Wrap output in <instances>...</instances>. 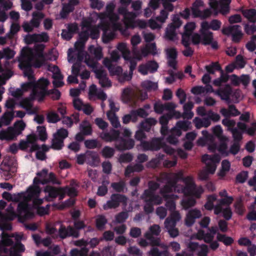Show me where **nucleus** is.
Masks as SVG:
<instances>
[{
  "instance_id": "obj_5",
  "label": "nucleus",
  "mask_w": 256,
  "mask_h": 256,
  "mask_svg": "<svg viewBox=\"0 0 256 256\" xmlns=\"http://www.w3.org/2000/svg\"><path fill=\"white\" fill-rule=\"evenodd\" d=\"M38 84L32 90L30 96L32 100L37 99L38 102H42L44 100L45 96H48L47 86L49 84V82L47 79L42 78L39 79Z\"/></svg>"
},
{
  "instance_id": "obj_45",
  "label": "nucleus",
  "mask_w": 256,
  "mask_h": 256,
  "mask_svg": "<svg viewBox=\"0 0 256 256\" xmlns=\"http://www.w3.org/2000/svg\"><path fill=\"white\" fill-rule=\"evenodd\" d=\"M122 98L125 102H130L132 100V90L128 88L124 89L122 94Z\"/></svg>"
},
{
  "instance_id": "obj_40",
  "label": "nucleus",
  "mask_w": 256,
  "mask_h": 256,
  "mask_svg": "<svg viewBox=\"0 0 256 256\" xmlns=\"http://www.w3.org/2000/svg\"><path fill=\"white\" fill-rule=\"evenodd\" d=\"M216 238L218 240L222 242L226 246H230L234 242V240L230 236H226L220 233H218Z\"/></svg>"
},
{
  "instance_id": "obj_54",
  "label": "nucleus",
  "mask_w": 256,
  "mask_h": 256,
  "mask_svg": "<svg viewBox=\"0 0 256 256\" xmlns=\"http://www.w3.org/2000/svg\"><path fill=\"white\" fill-rule=\"evenodd\" d=\"M152 256H168L169 252L167 250L160 252L157 248H153L150 252Z\"/></svg>"
},
{
  "instance_id": "obj_29",
  "label": "nucleus",
  "mask_w": 256,
  "mask_h": 256,
  "mask_svg": "<svg viewBox=\"0 0 256 256\" xmlns=\"http://www.w3.org/2000/svg\"><path fill=\"white\" fill-rule=\"evenodd\" d=\"M74 52V50L72 48H70L68 50V61L70 62L72 60H75L76 58V62H80L82 63L84 59V54L83 51H79L76 54H72V53Z\"/></svg>"
},
{
  "instance_id": "obj_18",
  "label": "nucleus",
  "mask_w": 256,
  "mask_h": 256,
  "mask_svg": "<svg viewBox=\"0 0 256 256\" xmlns=\"http://www.w3.org/2000/svg\"><path fill=\"white\" fill-rule=\"evenodd\" d=\"M100 156L93 151L88 150L86 152V162L92 166H96L100 163Z\"/></svg>"
},
{
  "instance_id": "obj_12",
  "label": "nucleus",
  "mask_w": 256,
  "mask_h": 256,
  "mask_svg": "<svg viewBox=\"0 0 256 256\" xmlns=\"http://www.w3.org/2000/svg\"><path fill=\"white\" fill-rule=\"evenodd\" d=\"M181 218L178 212H173L166 218L164 221V227L166 230L176 227L177 222Z\"/></svg>"
},
{
  "instance_id": "obj_9",
  "label": "nucleus",
  "mask_w": 256,
  "mask_h": 256,
  "mask_svg": "<svg viewBox=\"0 0 256 256\" xmlns=\"http://www.w3.org/2000/svg\"><path fill=\"white\" fill-rule=\"evenodd\" d=\"M58 237L62 240L70 236L78 238L80 236L79 232L72 226H68L66 227L63 224H60L58 228Z\"/></svg>"
},
{
  "instance_id": "obj_48",
  "label": "nucleus",
  "mask_w": 256,
  "mask_h": 256,
  "mask_svg": "<svg viewBox=\"0 0 256 256\" xmlns=\"http://www.w3.org/2000/svg\"><path fill=\"white\" fill-rule=\"evenodd\" d=\"M176 29L173 25H170L166 31V37L167 39L172 40L176 36Z\"/></svg>"
},
{
  "instance_id": "obj_43",
  "label": "nucleus",
  "mask_w": 256,
  "mask_h": 256,
  "mask_svg": "<svg viewBox=\"0 0 256 256\" xmlns=\"http://www.w3.org/2000/svg\"><path fill=\"white\" fill-rule=\"evenodd\" d=\"M216 200V196L214 194L209 195L207 198V201L204 204V208L208 210H212L214 208V202Z\"/></svg>"
},
{
  "instance_id": "obj_32",
  "label": "nucleus",
  "mask_w": 256,
  "mask_h": 256,
  "mask_svg": "<svg viewBox=\"0 0 256 256\" xmlns=\"http://www.w3.org/2000/svg\"><path fill=\"white\" fill-rule=\"evenodd\" d=\"M14 118V112H6L0 118V122L4 125H9Z\"/></svg>"
},
{
  "instance_id": "obj_25",
  "label": "nucleus",
  "mask_w": 256,
  "mask_h": 256,
  "mask_svg": "<svg viewBox=\"0 0 256 256\" xmlns=\"http://www.w3.org/2000/svg\"><path fill=\"white\" fill-rule=\"evenodd\" d=\"M58 190L59 188H56L51 186H46L44 188V192L48 194V198H46V200L50 201V198L52 199L56 198L60 194Z\"/></svg>"
},
{
  "instance_id": "obj_56",
  "label": "nucleus",
  "mask_w": 256,
  "mask_h": 256,
  "mask_svg": "<svg viewBox=\"0 0 256 256\" xmlns=\"http://www.w3.org/2000/svg\"><path fill=\"white\" fill-rule=\"evenodd\" d=\"M128 217V212L126 211H123L120 212L116 216V222L120 224L124 222Z\"/></svg>"
},
{
  "instance_id": "obj_6",
  "label": "nucleus",
  "mask_w": 256,
  "mask_h": 256,
  "mask_svg": "<svg viewBox=\"0 0 256 256\" xmlns=\"http://www.w3.org/2000/svg\"><path fill=\"white\" fill-rule=\"evenodd\" d=\"M161 232V228L159 225L154 224L151 226L148 230L144 234V236L150 241V244L152 246H159L162 248L165 247L164 244L160 243V240L157 237Z\"/></svg>"
},
{
  "instance_id": "obj_42",
  "label": "nucleus",
  "mask_w": 256,
  "mask_h": 256,
  "mask_svg": "<svg viewBox=\"0 0 256 256\" xmlns=\"http://www.w3.org/2000/svg\"><path fill=\"white\" fill-rule=\"evenodd\" d=\"M64 146V140L54 136V138L52 140V148L56 150H60Z\"/></svg>"
},
{
  "instance_id": "obj_63",
  "label": "nucleus",
  "mask_w": 256,
  "mask_h": 256,
  "mask_svg": "<svg viewBox=\"0 0 256 256\" xmlns=\"http://www.w3.org/2000/svg\"><path fill=\"white\" fill-rule=\"evenodd\" d=\"M234 207L235 208V210L236 212L239 215H242L244 210V208L242 203V202L240 200H237L235 204H234Z\"/></svg>"
},
{
  "instance_id": "obj_49",
  "label": "nucleus",
  "mask_w": 256,
  "mask_h": 256,
  "mask_svg": "<svg viewBox=\"0 0 256 256\" xmlns=\"http://www.w3.org/2000/svg\"><path fill=\"white\" fill-rule=\"evenodd\" d=\"M114 154V150L113 148L108 146H105L102 150V156L105 158H111Z\"/></svg>"
},
{
  "instance_id": "obj_39",
  "label": "nucleus",
  "mask_w": 256,
  "mask_h": 256,
  "mask_svg": "<svg viewBox=\"0 0 256 256\" xmlns=\"http://www.w3.org/2000/svg\"><path fill=\"white\" fill-rule=\"evenodd\" d=\"M237 27L236 28L233 30L231 34L232 36V40L234 42H238L242 36L241 26L239 25H237Z\"/></svg>"
},
{
  "instance_id": "obj_50",
  "label": "nucleus",
  "mask_w": 256,
  "mask_h": 256,
  "mask_svg": "<svg viewBox=\"0 0 256 256\" xmlns=\"http://www.w3.org/2000/svg\"><path fill=\"white\" fill-rule=\"evenodd\" d=\"M133 156L130 152L121 154L118 158V162L122 163H128L132 160Z\"/></svg>"
},
{
  "instance_id": "obj_53",
  "label": "nucleus",
  "mask_w": 256,
  "mask_h": 256,
  "mask_svg": "<svg viewBox=\"0 0 256 256\" xmlns=\"http://www.w3.org/2000/svg\"><path fill=\"white\" fill-rule=\"evenodd\" d=\"M29 208L28 203L24 202H20L18 206L17 212L18 218Z\"/></svg>"
},
{
  "instance_id": "obj_7",
  "label": "nucleus",
  "mask_w": 256,
  "mask_h": 256,
  "mask_svg": "<svg viewBox=\"0 0 256 256\" xmlns=\"http://www.w3.org/2000/svg\"><path fill=\"white\" fill-rule=\"evenodd\" d=\"M127 200L128 198L125 195L113 194L111 195L110 200L104 204L103 208L104 210L116 208L120 206V203L126 204Z\"/></svg>"
},
{
  "instance_id": "obj_14",
  "label": "nucleus",
  "mask_w": 256,
  "mask_h": 256,
  "mask_svg": "<svg viewBox=\"0 0 256 256\" xmlns=\"http://www.w3.org/2000/svg\"><path fill=\"white\" fill-rule=\"evenodd\" d=\"M32 97L26 98L22 100L20 102V106L26 110L28 114L32 115L36 114L37 109L33 107Z\"/></svg>"
},
{
  "instance_id": "obj_13",
  "label": "nucleus",
  "mask_w": 256,
  "mask_h": 256,
  "mask_svg": "<svg viewBox=\"0 0 256 256\" xmlns=\"http://www.w3.org/2000/svg\"><path fill=\"white\" fill-rule=\"evenodd\" d=\"M232 92V88L229 84H226L224 88H219L215 92V94L220 96L222 100H226L227 103L230 102V96Z\"/></svg>"
},
{
  "instance_id": "obj_34",
  "label": "nucleus",
  "mask_w": 256,
  "mask_h": 256,
  "mask_svg": "<svg viewBox=\"0 0 256 256\" xmlns=\"http://www.w3.org/2000/svg\"><path fill=\"white\" fill-rule=\"evenodd\" d=\"M204 68L208 74H213L216 72L221 70L222 67L218 62H212L210 64L206 66Z\"/></svg>"
},
{
  "instance_id": "obj_57",
  "label": "nucleus",
  "mask_w": 256,
  "mask_h": 256,
  "mask_svg": "<svg viewBox=\"0 0 256 256\" xmlns=\"http://www.w3.org/2000/svg\"><path fill=\"white\" fill-rule=\"evenodd\" d=\"M116 36L115 33L114 32H108L104 31L102 36V40L104 43L107 44L114 40Z\"/></svg>"
},
{
  "instance_id": "obj_61",
  "label": "nucleus",
  "mask_w": 256,
  "mask_h": 256,
  "mask_svg": "<svg viewBox=\"0 0 256 256\" xmlns=\"http://www.w3.org/2000/svg\"><path fill=\"white\" fill-rule=\"evenodd\" d=\"M4 57L9 60L12 58L15 54L14 50H11L9 47L4 48L3 50Z\"/></svg>"
},
{
  "instance_id": "obj_17",
  "label": "nucleus",
  "mask_w": 256,
  "mask_h": 256,
  "mask_svg": "<svg viewBox=\"0 0 256 256\" xmlns=\"http://www.w3.org/2000/svg\"><path fill=\"white\" fill-rule=\"evenodd\" d=\"M182 181L185 184V186L182 190L183 192L186 194L190 196L196 186L192 178L190 176H184Z\"/></svg>"
},
{
  "instance_id": "obj_10",
  "label": "nucleus",
  "mask_w": 256,
  "mask_h": 256,
  "mask_svg": "<svg viewBox=\"0 0 256 256\" xmlns=\"http://www.w3.org/2000/svg\"><path fill=\"white\" fill-rule=\"evenodd\" d=\"M158 68V64L154 60H149L144 64L139 66L138 70L143 75L148 74V72L154 73Z\"/></svg>"
},
{
  "instance_id": "obj_62",
  "label": "nucleus",
  "mask_w": 256,
  "mask_h": 256,
  "mask_svg": "<svg viewBox=\"0 0 256 256\" xmlns=\"http://www.w3.org/2000/svg\"><path fill=\"white\" fill-rule=\"evenodd\" d=\"M192 34L184 32L182 34V43L184 47H188L190 45V40Z\"/></svg>"
},
{
  "instance_id": "obj_24",
  "label": "nucleus",
  "mask_w": 256,
  "mask_h": 256,
  "mask_svg": "<svg viewBox=\"0 0 256 256\" xmlns=\"http://www.w3.org/2000/svg\"><path fill=\"white\" fill-rule=\"evenodd\" d=\"M174 190V188L166 183V184L160 188V193L165 200L174 198L176 196L174 194H170V193L172 192Z\"/></svg>"
},
{
  "instance_id": "obj_31",
  "label": "nucleus",
  "mask_w": 256,
  "mask_h": 256,
  "mask_svg": "<svg viewBox=\"0 0 256 256\" xmlns=\"http://www.w3.org/2000/svg\"><path fill=\"white\" fill-rule=\"evenodd\" d=\"M220 160V157L218 154H214L212 156H210L208 154H206L202 156V161L204 162H208L212 164L219 163Z\"/></svg>"
},
{
  "instance_id": "obj_21",
  "label": "nucleus",
  "mask_w": 256,
  "mask_h": 256,
  "mask_svg": "<svg viewBox=\"0 0 256 256\" xmlns=\"http://www.w3.org/2000/svg\"><path fill=\"white\" fill-rule=\"evenodd\" d=\"M134 140L125 139L122 138L119 140L118 143L116 145V148L120 150H130L134 148Z\"/></svg>"
},
{
  "instance_id": "obj_55",
  "label": "nucleus",
  "mask_w": 256,
  "mask_h": 256,
  "mask_svg": "<svg viewBox=\"0 0 256 256\" xmlns=\"http://www.w3.org/2000/svg\"><path fill=\"white\" fill-rule=\"evenodd\" d=\"M85 62L86 64L92 69V70L98 68V60L94 58L88 56L85 59Z\"/></svg>"
},
{
  "instance_id": "obj_47",
  "label": "nucleus",
  "mask_w": 256,
  "mask_h": 256,
  "mask_svg": "<svg viewBox=\"0 0 256 256\" xmlns=\"http://www.w3.org/2000/svg\"><path fill=\"white\" fill-rule=\"evenodd\" d=\"M47 121L49 123H56L60 120V118L56 112L51 111L46 115Z\"/></svg>"
},
{
  "instance_id": "obj_52",
  "label": "nucleus",
  "mask_w": 256,
  "mask_h": 256,
  "mask_svg": "<svg viewBox=\"0 0 256 256\" xmlns=\"http://www.w3.org/2000/svg\"><path fill=\"white\" fill-rule=\"evenodd\" d=\"M37 131L39 139L42 142H44L48 138L46 128L43 126H38Z\"/></svg>"
},
{
  "instance_id": "obj_16",
  "label": "nucleus",
  "mask_w": 256,
  "mask_h": 256,
  "mask_svg": "<svg viewBox=\"0 0 256 256\" xmlns=\"http://www.w3.org/2000/svg\"><path fill=\"white\" fill-rule=\"evenodd\" d=\"M120 132L118 130L114 128L110 130L108 132H102L100 134V138L107 142L116 141L120 137Z\"/></svg>"
},
{
  "instance_id": "obj_15",
  "label": "nucleus",
  "mask_w": 256,
  "mask_h": 256,
  "mask_svg": "<svg viewBox=\"0 0 256 256\" xmlns=\"http://www.w3.org/2000/svg\"><path fill=\"white\" fill-rule=\"evenodd\" d=\"M202 216L201 212L197 209H193L188 211L185 218V224L188 227L192 226L195 222L196 219Z\"/></svg>"
},
{
  "instance_id": "obj_41",
  "label": "nucleus",
  "mask_w": 256,
  "mask_h": 256,
  "mask_svg": "<svg viewBox=\"0 0 256 256\" xmlns=\"http://www.w3.org/2000/svg\"><path fill=\"white\" fill-rule=\"evenodd\" d=\"M107 222L108 220L105 216L98 215L96 219V226L97 228L100 230H104Z\"/></svg>"
},
{
  "instance_id": "obj_23",
  "label": "nucleus",
  "mask_w": 256,
  "mask_h": 256,
  "mask_svg": "<svg viewBox=\"0 0 256 256\" xmlns=\"http://www.w3.org/2000/svg\"><path fill=\"white\" fill-rule=\"evenodd\" d=\"M157 120L153 118H148L142 121L140 124V128L145 132H149L152 126L156 124Z\"/></svg>"
},
{
  "instance_id": "obj_27",
  "label": "nucleus",
  "mask_w": 256,
  "mask_h": 256,
  "mask_svg": "<svg viewBox=\"0 0 256 256\" xmlns=\"http://www.w3.org/2000/svg\"><path fill=\"white\" fill-rule=\"evenodd\" d=\"M218 72H220V78L215 79L213 81L214 85L216 86H220L222 83L226 82L228 80L230 76L228 74L224 72L222 68L221 70H220Z\"/></svg>"
},
{
  "instance_id": "obj_46",
  "label": "nucleus",
  "mask_w": 256,
  "mask_h": 256,
  "mask_svg": "<svg viewBox=\"0 0 256 256\" xmlns=\"http://www.w3.org/2000/svg\"><path fill=\"white\" fill-rule=\"evenodd\" d=\"M38 81L36 80H29V82L23 83L21 85L22 90L24 92H26L29 90H33L36 86L38 84Z\"/></svg>"
},
{
  "instance_id": "obj_64",
  "label": "nucleus",
  "mask_w": 256,
  "mask_h": 256,
  "mask_svg": "<svg viewBox=\"0 0 256 256\" xmlns=\"http://www.w3.org/2000/svg\"><path fill=\"white\" fill-rule=\"evenodd\" d=\"M128 252L133 256H142V252L136 246L129 247L128 248Z\"/></svg>"
},
{
  "instance_id": "obj_35",
  "label": "nucleus",
  "mask_w": 256,
  "mask_h": 256,
  "mask_svg": "<svg viewBox=\"0 0 256 256\" xmlns=\"http://www.w3.org/2000/svg\"><path fill=\"white\" fill-rule=\"evenodd\" d=\"M74 10V8L70 6L68 4H63L62 10L60 12V16L62 18L65 19L67 18L70 12H72Z\"/></svg>"
},
{
  "instance_id": "obj_8",
  "label": "nucleus",
  "mask_w": 256,
  "mask_h": 256,
  "mask_svg": "<svg viewBox=\"0 0 256 256\" xmlns=\"http://www.w3.org/2000/svg\"><path fill=\"white\" fill-rule=\"evenodd\" d=\"M146 204L144 206V210L146 214L152 213L154 211V204H162V200L160 196L145 197L144 196H141Z\"/></svg>"
},
{
  "instance_id": "obj_3",
  "label": "nucleus",
  "mask_w": 256,
  "mask_h": 256,
  "mask_svg": "<svg viewBox=\"0 0 256 256\" xmlns=\"http://www.w3.org/2000/svg\"><path fill=\"white\" fill-rule=\"evenodd\" d=\"M26 128V124L22 120H18L14 122L13 126L8 128L6 130H0V140H12L20 135Z\"/></svg>"
},
{
  "instance_id": "obj_26",
  "label": "nucleus",
  "mask_w": 256,
  "mask_h": 256,
  "mask_svg": "<svg viewBox=\"0 0 256 256\" xmlns=\"http://www.w3.org/2000/svg\"><path fill=\"white\" fill-rule=\"evenodd\" d=\"M41 192L39 186H32L27 190L28 198L30 200L36 197H39Z\"/></svg>"
},
{
  "instance_id": "obj_20",
  "label": "nucleus",
  "mask_w": 256,
  "mask_h": 256,
  "mask_svg": "<svg viewBox=\"0 0 256 256\" xmlns=\"http://www.w3.org/2000/svg\"><path fill=\"white\" fill-rule=\"evenodd\" d=\"M220 113L225 118L236 116L240 114V112L234 104L229 105L228 110L226 108H222L220 110Z\"/></svg>"
},
{
  "instance_id": "obj_28",
  "label": "nucleus",
  "mask_w": 256,
  "mask_h": 256,
  "mask_svg": "<svg viewBox=\"0 0 256 256\" xmlns=\"http://www.w3.org/2000/svg\"><path fill=\"white\" fill-rule=\"evenodd\" d=\"M242 14L250 22L254 23L256 22V10L250 8L243 10Z\"/></svg>"
},
{
  "instance_id": "obj_11",
  "label": "nucleus",
  "mask_w": 256,
  "mask_h": 256,
  "mask_svg": "<svg viewBox=\"0 0 256 256\" xmlns=\"http://www.w3.org/2000/svg\"><path fill=\"white\" fill-rule=\"evenodd\" d=\"M163 178L167 180V183L173 188H176L178 182L179 180H182L184 173L180 170L176 173H172L171 176L168 174H164Z\"/></svg>"
},
{
  "instance_id": "obj_22",
  "label": "nucleus",
  "mask_w": 256,
  "mask_h": 256,
  "mask_svg": "<svg viewBox=\"0 0 256 256\" xmlns=\"http://www.w3.org/2000/svg\"><path fill=\"white\" fill-rule=\"evenodd\" d=\"M44 48V46L43 45H41L36 48V50L38 51L36 55L38 58L42 59L36 58L34 63H32V66L35 68H40L43 65L44 63V56L43 54Z\"/></svg>"
},
{
  "instance_id": "obj_38",
  "label": "nucleus",
  "mask_w": 256,
  "mask_h": 256,
  "mask_svg": "<svg viewBox=\"0 0 256 256\" xmlns=\"http://www.w3.org/2000/svg\"><path fill=\"white\" fill-rule=\"evenodd\" d=\"M88 50L90 53H92L94 56V58L96 60H100L102 56V49L100 47L94 48V46H90Z\"/></svg>"
},
{
  "instance_id": "obj_60",
  "label": "nucleus",
  "mask_w": 256,
  "mask_h": 256,
  "mask_svg": "<svg viewBox=\"0 0 256 256\" xmlns=\"http://www.w3.org/2000/svg\"><path fill=\"white\" fill-rule=\"evenodd\" d=\"M222 124L224 126H227L228 128L232 131V128H234L236 125V122L234 120H230L228 118H226L222 120Z\"/></svg>"
},
{
  "instance_id": "obj_37",
  "label": "nucleus",
  "mask_w": 256,
  "mask_h": 256,
  "mask_svg": "<svg viewBox=\"0 0 256 256\" xmlns=\"http://www.w3.org/2000/svg\"><path fill=\"white\" fill-rule=\"evenodd\" d=\"M141 86L142 88L148 91L156 90L158 88L157 83L149 80L142 82Z\"/></svg>"
},
{
  "instance_id": "obj_19",
  "label": "nucleus",
  "mask_w": 256,
  "mask_h": 256,
  "mask_svg": "<svg viewBox=\"0 0 256 256\" xmlns=\"http://www.w3.org/2000/svg\"><path fill=\"white\" fill-rule=\"evenodd\" d=\"M160 184L156 182L151 180L148 183V188L145 190L142 196L145 197L160 196L154 194V192L160 188Z\"/></svg>"
},
{
  "instance_id": "obj_2",
  "label": "nucleus",
  "mask_w": 256,
  "mask_h": 256,
  "mask_svg": "<svg viewBox=\"0 0 256 256\" xmlns=\"http://www.w3.org/2000/svg\"><path fill=\"white\" fill-rule=\"evenodd\" d=\"M118 12L120 14L123 16L124 23L127 28L134 29L138 27L140 28L144 29L148 26L147 22L144 20L140 19L135 20L137 16L136 13L128 12L126 8L119 7Z\"/></svg>"
},
{
  "instance_id": "obj_36",
  "label": "nucleus",
  "mask_w": 256,
  "mask_h": 256,
  "mask_svg": "<svg viewBox=\"0 0 256 256\" xmlns=\"http://www.w3.org/2000/svg\"><path fill=\"white\" fill-rule=\"evenodd\" d=\"M111 187L117 192H124V190H127L126 184L124 181L114 182L111 184Z\"/></svg>"
},
{
  "instance_id": "obj_51",
  "label": "nucleus",
  "mask_w": 256,
  "mask_h": 256,
  "mask_svg": "<svg viewBox=\"0 0 256 256\" xmlns=\"http://www.w3.org/2000/svg\"><path fill=\"white\" fill-rule=\"evenodd\" d=\"M176 126L181 130L186 132L190 129L191 122L188 120H180L176 122Z\"/></svg>"
},
{
  "instance_id": "obj_59",
  "label": "nucleus",
  "mask_w": 256,
  "mask_h": 256,
  "mask_svg": "<svg viewBox=\"0 0 256 256\" xmlns=\"http://www.w3.org/2000/svg\"><path fill=\"white\" fill-rule=\"evenodd\" d=\"M98 142L96 140H87L84 141V146L87 148L94 149L98 146Z\"/></svg>"
},
{
  "instance_id": "obj_4",
  "label": "nucleus",
  "mask_w": 256,
  "mask_h": 256,
  "mask_svg": "<svg viewBox=\"0 0 256 256\" xmlns=\"http://www.w3.org/2000/svg\"><path fill=\"white\" fill-rule=\"evenodd\" d=\"M32 58L25 51L21 52L20 58L18 59V66L24 71V76L28 77V80H36L32 68Z\"/></svg>"
},
{
  "instance_id": "obj_30",
  "label": "nucleus",
  "mask_w": 256,
  "mask_h": 256,
  "mask_svg": "<svg viewBox=\"0 0 256 256\" xmlns=\"http://www.w3.org/2000/svg\"><path fill=\"white\" fill-rule=\"evenodd\" d=\"M49 183L58 185L61 184L60 182L57 179L56 174L52 172H50L47 175L46 178H42V184H46Z\"/></svg>"
},
{
  "instance_id": "obj_58",
  "label": "nucleus",
  "mask_w": 256,
  "mask_h": 256,
  "mask_svg": "<svg viewBox=\"0 0 256 256\" xmlns=\"http://www.w3.org/2000/svg\"><path fill=\"white\" fill-rule=\"evenodd\" d=\"M68 131L65 128H60L58 130L54 136L64 140L68 136Z\"/></svg>"
},
{
  "instance_id": "obj_33",
  "label": "nucleus",
  "mask_w": 256,
  "mask_h": 256,
  "mask_svg": "<svg viewBox=\"0 0 256 256\" xmlns=\"http://www.w3.org/2000/svg\"><path fill=\"white\" fill-rule=\"evenodd\" d=\"M202 43L204 45H210L212 41L214 40L213 33L212 32H202Z\"/></svg>"
},
{
  "instance_id": "obj_1",
  "label": "nucleus",
  "mask_w": 256,
  "mask_h": 256,
  "mask_svg": "<svg viewBox=\"0 0 256 256\" xmlns=\"http://www.w3.org/2000/svg\"><path fill=\"white\" fill-rule=\"evenodd\" d=\"M145 131L140 128L135 134L134 137L138 140L140 141V146L144 152L148 150L158 151L164 146L162 139L160 138H154L150 141L144 140L146 138Z\"/></svg>"
},
{
  "instance_id": "obj_44",
  "label": "nucleus",
  "mask_w": 256,
  "mask_h": 256,
  "mask_svg": "<svg viewBox=\"0 0 256 256\" xmlns=\"http://www.w3.org/2000/svg\"><path fill=\"white\" fill-rule=\"evenodd\" d=\"M196 203V200L194 198H188L183 199L182 201L181 204L184 209L187 210L194 206Z\"/></svg>"
}]
</instances>
